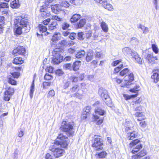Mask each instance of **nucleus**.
<instances>
[{
	"label": "nucleus",
	"instance_id": "nucleus-42",
	"mask_svg": "<svg viewBox=\"0 0 159 159\" xmlns=\"http://www.w3.org/2000/svg\"><path fill=\"white\" fill-rule=\"evenodd\" d=\"M51 85V83L49 82H44L43 84V89H48Z\"/></svg>",
	"mask_w": 159,
	"mask_h": 159
},
{
	"label": "nucleus",
	"instance_id": "nucleus-54",
	"mask_svg": "<svg viewBox=\"0 0 159 159\" xmlns=\"http://www.w3.org/2000/svg\"><path fill=\"white\" fill-rule=\"evenodd\" d=\"M55 73L56 75L58 76H61L64 73L63 71L61 69H58L56 71Z\"/></svg>",
	"mask_w": 159,
	"mask_h": 159
},
{
	"label": "nucleus",
	"instance_id": "nucleus-63",
	"mask_svg": "<svg viewBox=\"0 0 159 159\" xmlns=\"http://www.w3.org/2000/svg\"><path fill=\"white\" fill-rule=\"evenodd\" d=\"M121 61V60L120 59L114 61L111 63V65L113 66H115L119 64V63Z\"/></svg>",
	"mask_w": 159,
	"mask_h": 159
},
{
	"label": "nucleus",
	"instance_id": "nucleus-35",
	"mask_svg": "<svg viewBox=\"0 0 159 159\" xmlns=\"http://www.w3.org/2000/svg\"><path fill=\"white\" fill-rule=\"evenodd\" d=\"M57 25V23L56 22H53L49 25L48 29L51 30H53L56 28Z\"/></svg>",
	"mask_w": 159,
	"mask_h": 159
},
{
	"label": "nucleus",
	"instance_id": "nucleus-10",
	"mask_svg": "<svg viewBox=\"0 0 159 159\" xmlns=\"http://www.w3.org/2000/svg\"><path fill=\"white\" fill-rule=\"evenodd\" d=\"M132 57L139 64H142L141 58L139 57V55L136 52L132 53Z\"/></svg>",
	"mask_w": 159,
	"mask_h": 159
},
{
	"label": "nucleus",
	"instance_id": "nucleus-5",
	"mask_svg": "<svg viewBox=\"0 0 159 159\" xmlns=\"http://www.w3.org/2000/svg\"><path fill=\"white\" fill-rule=\"evenodd\" d=\"M60 129L64 132H66L69 135H72L74 132L73 127L70 123L63 121L60 127Z\"/></svg>",
	"mask_w": 159,
	"mask_h": 159
},
{
	"label": "nucleus",
	"instance_id": "nucleus-31",
	"mask_svg": "<svg viewBox=\"0 0 159 159\" xmlns=\"http://www.w3.org/2000/svg\"><path fill=\"white\" fill-rule=\"evenodd\" d=\"M19 3L18 0H15L12 1L11 4V7L12 8H16L19 6Z\"/></svg>",
	"mask_w": 159,
	"mask_h": 159
},
{
	"label": "nucleus",
	"instance_id": "nucleus-8",
	"mask_svg": "<svg viewBox=\"0 0 159 159\" xmlns=\"http://www.w3.org/2000/svg\"><path fill=\"white\" fill-rule=\"evenodd\" d=\"M63 60V56L59 52H57L53 57L52 61L53 64H58L61 62Z\"/></svg>",
	"mask_w": 159,
	"mask_h": 159
},
{
	"label": "nucleus",
	"instance_id": "nucleus-9",
	"mask_svg": "<svg viewBox=\"0 0 159 159\" xmlns=\"http://www.w3.org/2000/svg\"><path fill=\"white\" fill-rule=\"evenodd\" d=\"M25 52V48L23 46L18 47L15 49L13 51V53L16 55H24Z\"/></svg>",
	"mask_w": 159,
	"mask_h": 159
},
{
	"label": "nucleus",
	"instance_id": "nucleus-19",
	"mask_svg": "<svg viewBox=\"0 0 159 159\" xmlns=\"http://www.w3.org/2000/svg\"><path fill=\"white\" fill-rule=\"evenodd\" d=\"M138 28L140 29L143 31V33L144 34H147L149 32V30L148 28L141 24H139L138 25Z\"/></svg>",
	"mask_w": 159,
	"mask_h": 159
},
{
	"label": "nucleus",
	"instance_id": "nucleus-16",
	"mask_svg": "<svg viewBox=\"0 0 159 159\" xmlns=\"http://www.w3.org/2000/svg\"><path fill=\"white\" fill-rule=\"evenodd\" d=\"M133 125L131 121L126 120L125 124V129L126 131L130 130Z\"/></svg>",
	"mask_w": 159,
	"mask_h": 159
},
{
	"label": "nucleus",
	"instance_id": "nucleus-18",
	"mask_svg": "<svg viewBox=\"0 0 159 159\" xmlns=\"http://www.w3.org/2000/svg\"><path fill=\"white\" fill-rule=\"evenodd\" d=\"M100 23L101 27L102 30L104 32H107L108 31V25L105 22L103 21H102L101 22L100 21Z\"/></svg>",
	"mask_w": 159,
	"mask_h": 159
},
{
	"label": "nucleus",
	"instance_id": "nucleus-12",
	"mask_svg": "<svg viewBox=\"0 0 159 159\" xmlns=\"http://www.w3.org/2000/svg\"><path fill=\"white\" fill-rule=\"evenodd\" d=\"M122 52L125 55H130L131 56L132 53L134 52H135V51L129 48L128 47L123 48L122 49Z\"/></svg>",
	"mask_w": 159,
	"mask_h": 159
},
{
	"label": "nucleus",
	"instance_id": "nucleus-22",
	"mask_svg": "<svg viewBox=\"0 0 159 159\" xmlns=\"http://www.w3.org/2000/svg\"><path fill=\"white\" fill-rule=\"evenodd\" d=\"M60 7L59 5L58 4L52 6L51 9L52 11L55 14H57L58 11L60 10V8H59Z\"/></svg>",
	"mask_w": 159,
	"mask_h": 159
},
{
	"label": "nucleus",
	"instance_id": "nucleus-28",
	"mask_svg": "<svg viewBox=\"0 0 159 159\" xmlns=\"http://www.w3.org/2000/svg\"><path fill=\"white\" fill-rule=\"evenodd\" d=\"M151 78L153 80L154 82L157 83L159 81V74L157 72H154L151 76Z\"/></svg>",
	"mask_w": 159,
	"mask_h": 159
},
{
	"label": "nucleus",
	"instance_id": "nucleus-32",
	"mask_svg": "<svg viewBox=\"0 0 159 159\" xmlns=\"http://www.w3.org/2000/svg\"><path fill=\"white\" fill-rule=\"evenodd\" d=\"M140 143V141L138 139L134 140L132 141L129 143V146L130 147H134L135 146L138 144Z\"/></svg>",
	"mask_w": 159,
	"mask_h": 159
},
{
	"label": "nucleus",
	"instance_id": "nucleus-64",
	"mask_svg": "<svg viewBox=\"0 0 159 159\" xmlns=\"http://www.w3.org/2000/svg\"><path fill=\"white\" fill-rule=\"evenodd\" d=\"M139 125L143 128H145L147 125V123L145 121H142L140 122Z\"/></svg>",
	"mask_w": 159,
	"mask_h": 159
},
{
	"label": "nucleus",
	"instance_id": "nucleus-26",
	"mask_svg": "<svg viewBox=\"0 0 159 159\" xmlns=\"http://www.w3.org/2000/svg\"><path fill=\"white\" fill-rule=\"evenodd\" d=\"M80 61H77L74 62L72 66V70L74 71H77L79 69V65Z\"/></svg>",
	"mask_w": 159,
	"mask_h": 159
},
{
	"label": "nucleus",
	"instance_id": "nucleus-15",
	"mask_svg": "<svg viewBox=\"0 0 159 159\" xmlns=\"http://www.w3.org/2000/svg\"><path fill=\"white\" fill-rule=\"evenodd\" d=\"M134 115L135 116L139 117L137 119V120L139 121L144 120L146 118L145 115L142 112H136Z\"/></svg>",
	"mask_w": 159,
	"mask_h": 159
},
{
	"label": "nucleus",
	"instance_id": "nucleus-2",
	"mask_svg": "<svg viewBox=\"0 0 159 159\" xmlns=\"http://www.w3.org/2000/svg\"><path fill=\"white\" fill-rule=\"evenodd\" d=\"M129 70L127 68H125L120 72V75L121 76H125L124 78L125 83L124 85L126 87L128 88V86L131 85L132 82L134 80V75L132 73H130L129 75Z\"/></svg>",
	"mask_w": 159,
	"mask_h": 159
},
{
	"label": "nucleus",
	"instance_id": "nucleus-13",
	"mask_svg": "<svg viewBox=\"0 0 159 159\" xmlns=\"http://www.w3.org/2000/svg\"><path fill=\"white\" fill-rule=\"evenodd\" d=\"M81 18V16L79 14L73 15L70 19V21L72 23L77 22Z\"/></svg>",
	"mask_w": 159,
	"mask_h": 159
},
{
	"label": "nucleus",
	"instance_id": "nucleus-41",
	"mask_svg": "<svg viewBox=\"0 0 159 159\" xmlns=\"http://www.w3.org/2000/svg\"><path fill=\"white\" fill-rule=\"evenodd\" d=\"M11 78H18L20 75V74L18 72H14L11 73Z\"/></svg>",
	"mask_w": 159,
	"mask_h": 159
},
{
	"label": "nucleus",
	"instance_id": "nucleus-21",
	"mask_svg": "<svg viewBox=\"0 0 159 159\" xmlns=\"http://www.w3.org/2000/svg\"><path fill=\"white\" fill-rule=\"evenodd\" d=\"M34 76L33 80L31 84V86L30 88V98L32 99L33 97V94L34 91Z\"/></svg>",
	"mask_w": 159,
	"mask_h": 159
},
{
	"label": "nucleus",
	"instance_id": "nucleus-45",
	"mask_svg": "<svg viewBox=\"0 0 159 159\" xmlns=\"http://www.w3.org/2000/svg\"><path fill=\"white\" fill-rule=\"evenodd\" d=\"M139 86L138 85H136L135 87L130 89V91L134 93H137L139 90Z\"/></svg>",
	"mask_w": 159,
	"mask_h": 159
},
{
	"label": "nucleus",
	"instance_id": "nucleus-3",
	"mask_svg": "<svg viewBox=\"0 0 159 159\" xmlns=\"http://www.w3.org/2000/svg\"><path fill=\"white\" fill-rule=\"evenodd\" d=\"M20 26L17 27L16 31V34L20 35L23 33H27L29 31L30 27L29 22L25 20H21L20 22Z\"/></svg>",
	"mask_w": 159,
	"mask_h": 159
},
{
	"label": "nucleus",
	"instance_id": "nucleus-20",
	"mask_svg": "<svg viewBox=\"0 0 159 159\" xmlns=\"http://www.w3.org/2000/svg\"><path fill=\"white\" fill-rule=\"evenodd\" d=\"M133 105L135 111H142L141 106L137 101Z\"/></svg>",
	"mask_w": 159,
	"mask_h": 159
},
{
	"label": "nucleus",
	"instance_id": "nucleus-51",
	"mask_svg": "<svg viewBox=\"0 0 159 159\" xmlns=\"http://www.w3.org/2000/svg\"><path fill=\"white\" fill-rule=\"evenodd\" d=\"M43 5L40 7V8L39 9V11L41 13H43V12L47 10V7L48 6H47V5Z\"/></svg>",
	"mask_w": 159,
	"mask_h": 159
},
{
	"label": "nucleus",
	"instance_id": "nucleus-39",
	"mask_svg": "<svg viewBox=\"0 0 159 159\" xmlns=\"http://www.w3.org/2000/svg\"><path fill=\"white\" fill-rule=\"evenodd\" d=\"M5 92L10 95L12 96L13 94L14 93V90L13 88L9 87Z\"/></svg>",
	"mask_w": 159,
	"mask_h": 159
},
{
	"label": "nucleus",
	"instance_id": "nucleus-33",
	"mask_svg": "<svg viewBox=\"0 0 159 159\" xmlns=\"http://www.w3.org/2000/svg\"><path fill=\"white\" fill-rule=\"evenodd\" d=\"M68 79L70 82L76 83L78 81V78L74 75L69 76Z\"/></svg>",
	"mask_w": 159,
	"mask_h": 159
},
{
	"label": "nucleus",
	"instance_id": "nucleus-43",
	"mask_svg": "<svg viewBox=\"0 0 159 159\" xmlns=\"http://www.w3.org/2000/svg\"><path fill=\"white\" fill-rule=\"evenodd\" d=\"M152 50L156 53H158L159 51V49L157 46L155 44H152Z\"/></svg>",
	"mask_w": 159,
	"mask_h": 159
},
{
	"label": "nucleus",
	"instance_id": "nucleus-38",
	"mask_svg": "<svg viewBox=\"0 0 159 159\" xmlns=\"http://www.w3.org/2000/svg\"><path fill=\"white\" fill-rule=\"evenodd\" d=\"M59 44L61 46H67L69 45V43L67 40H62L59 42Z\"/></svg>",
	"mask_w": 159,
	"mask_h": 159
},
{
	"label": "nucleus",
	"instance_id": "nucleus-50",
	"mask_svg": "<svg viewBox=\"0 0 159 159\" xmlns=\"http://www.w3.org/2000/svg\"><path fill=\"white\" fill-rule=\"evenodd\" d=\"M70 5L68 2L66 0H63L61 3V6L66 7H68Z\"/></svg>",
	"mask_w": 159,
	"mask_h": 159
},
{
	"label": "nucleus",
	"instance_id": "nucleus-56",
	"mask_svg": "<svg viewBox=\"0 0 159 159\" xmlns=\"http://www.w3.org/2000/svg\"><path fill=\"white\" fill-rule=\"evenodd\" d=\"M52 76L48 73H46L44 75V79L47 80H50L52 79Z\"/></svg>",
	"mask_w": 159,
	"mask_h": 159
},
{
	"label": "nucleus",
	"instance_id": "nucleus-25",
	"mask_svg": "<svg viewBox=\"0 0 159 159\" xmlns=\"http://www.w3.org/2000/svg\"><path fill=\"white\" fill-rule=\"evenodd\" d=\"M93 53L92 51L89 52L87 54L86 57V60L88 62L91 61L93 58Z\"/></svg>",
	"mask_w": 159,
	"mask_h": 159
},
{
	"label": "nucleus",
	"instance_id": "nucleus-30",
	"mask_svg": "<svg viewBox=\"0 0 159 159\" xmlns=\"http://www.w3.org/2000/svg\"><path fill=\"white\" fill-rule=\"evenodd\" d=\"M7 81L8 82L12 85H16V81L14 79L11 78V76H8L7 78Z\"/></svg>",
	"mask_w": 159,
	"mask_h": 159
},
{
	"label": "nucleus",
	"instance_id": "nucleus-48",
	"mask_svg": "<svg viewBox=\"0 0 159 159\" xmlns=\"http://www.w3.org/2000/svg\"><path fill=\"white\" fill-rule=\"evenodd\" d=\"M82 96V93H80V92L74 93L72 96V97H76V98H78L79 99L81 98Z\"/></svg>",
	"mask_w": 159,
	"mask_h": 159
},
{
	"label": "nucleus",
	"instance_id": "nucleus-60",
	"mask_svg": "<svg viewBox=\"0 0 159 159\" xmlns=\"http://www.w3.org/2000/svg\"><path fill=\"white\" fill-rule=\"evenodd\" d=\"M106 0H94L96 3L99 4L102 6Z\"/></svg>",
	"mask_w": 159,
	"mask_h": 159
},
{
	"label": "nucleus",
	"instance_id": "nucleus-59",
	"mask_svg": "<svg viewBox=\"0 0 159 159\" xmlns=\"http://www.w3.org/2000/svg\"><path fill=\"white\" fill-rule=\"evenodd\" d=\"M122 66V64H121V65H120L118 67L115 68L114 69V73H116L119 72L121 69Z\"/></svg>",
	"mask_w": 159,
	"mask_h": 159
},
{
	"label": "nucleus",
	"instance_id": "nucleus-44",
	"mask_svg": "<svg viewBox=\"0 0 159 159\" xmlns=\"http://www.w3.org/2000/svg\"><path fill=\"white\" fill-rule=\"evenodd\" d=\"M146 154V151L144 150H143L140 152H139L137 154L138 157H139V158L143 157Z\"/></svg>",
	"mask_w": 159,
	"mask_h": 159
},
{
	"label": "nucleus",
	"instance_id": "nucleus-53",
	"mask_svg": "<svg viewBox=\"0 0 159 159\" xmlns=\"http://www.w3.org/2000/svg\"><path fill=\"white\" fill-rule=\"evenodd\" d=\"M50 14V12L48 10L41 13V16L43 17L49 16Z\"/></svg>",
	"mask_w": 159,
	"mask_h": 159
},
{
	"label": "nucleus",
	"instance_id": "nucleus-61",
	"mask_svg": "<svg viewBox=\"0 0 159 159\" xmlns=\"http://www.w3.org/2000/svg\"><path fill=\"white\" fill-rule=\"evenodd\" d=\"M24 131L22 129H20L18 131V136L21 138L24 135Z\"/></svg>",
	"mask_w": 159,
	"mask_h": 159
},
{
	"label": "nucleus",
	"instance_id": "nucleus-57",
	"mask_svg": "<svg viewBox=\"0 0 159 159\" xmlns=\"http://www.w3.org/2000/svg\"><path fill=\"white\" fill-rule=\"evenodd\" d=\"M55 94L54 91L53 89L49 91L48 94V97L50 98L53 97L54 96Z\"/></svg>",
	"mask_w": 159,
	"mask_h": 159
},
{
	"label": "nucleus",
	"instance_id": "nucleus-23",
	"mask_svg": "<svg viewBox=\"0 0 159 159\" xmlns=\"http://www.w3.org/2000/svg\"><path fill=\"white\" fill-rule=\"evenodd\" d=\"M23 62L22 58L19 57H15L13 60V63L16 64H22Z\"/></svg>",
	"mask_w": 159,
	"mask_h": 159
},
{
	"label": "nucleus",
	"instance_id": "nucleus-49",
	"mask_svg": "<svg viewBox=\"0 0 159 159\" xmlns=\"http://www.w3.org/2000/svg\"><path fill=\"white\" fill-rule=\"evenodd\" d=\"M130 42L134 44H137L139 43V41L137 38L133 37L130 40Z\"/></svg>",
	"mask_w": 159,
	"mask_h": 159
},
{
	"label": "nucleus",
	"instance_id": "nucleus-27",
	"mask_svg": "<svg viewBox=\"0 0 159 159\" xmlns=\"http://www.w3.org/2000/svg\"><path fill=\"white\" fill-rule=\"evenodd\" d=\"M142 147V145L141 144H138L137 145L135 146L132 151V152L134 153L138 152Z\"/></svg>",
	"mask_w": 159,
	"mask_h": 159
},
{
	"label": "nucleus",
	"instance_id": "nucleus-1",
	"mask_svg": "<svg viewBox=\"0 0 159 159\" xmlns=\"http://www.w3.org/2000/svg\"><path fill=\"white\" fill-rule=\"evenodd\" d=\"M69 143L68 138L62 134H60L58 136L56 142L50 146L49 150L52 152L55 157H59L62 156L65 153L64 150L59 147L65 148L67 146Z\"/></svg>",
	"mask_w": 159,
	"mask_h": 159
},
{
	"label": "nucleus",
	"instance_id": "nucleus-29",
	"mask_svg": "<svg viewBox=\"0 0 159 159\" xmlns=\"http://www.w3.org/2000/svg\"><path fill=\"white\" fill-rule=\"evenodd\" d=\"M85 52L84 50H81L77 52L75 57L77 58H80L84 57Z\"/></svg>",
	"mask_w": 159,
	"mask_h": 159
},
{
	"label": "nucleus",
	"instance_id": "nucleus-7",
	"mask_svg": "<svg viewBox=\"0 0 159 159\" xmlns=\"http://www.w3.org/2000/svg\"><path fill=\"white\" fill-rule=\"evenodd\" d=\"M95 115H93V118L94 120L97 122V124L100 125L103 122L102 119H99V117L97 115V114H99L100 115H103L105 113V112L103 110L100 108H97L95 109Z\"/></svg>",
	"mask_w": 159,
	"mask_h": 159
},
{
	"label": "nucleus",
	"instance_id": "nucleus-47",
	"mask_svg": "<svg viewBox=\"0 0 159 159\" xmlns=\"http://www.w3.org/2000/svg\"><path fill=\"white\" fill-rule=\"evenodd\" d=\"M4 100L6 101H9L11 98V95L6 93L5 92L4 93Z\"/></svg>",
	"mask_w": 159,
	"mask_h": 159
},
{
	"label": "nucleus",
	"instance_id": "nucleus-11",
	"mask_svg": "<svg viewBox=\"0 0 159 159\" xmlns=\"http://www.w3.org/2000/svg\"><path fill=\"white\" fill-rule=\"evenodd\" d=\"M102 7L105 9L110 11H112L114 10L113 6L107 2V0L105 2Z\"/></svg>",
	"mask_w": 159,
	"mask_h": 159
},
{
	"label": "nucleus",
	"instance_id": "nucleus-46",
	"mask_svg": "<svg viewBox=\"0 0 159 159\" xmlns=\"http://www.w3.org/2000/svg\"><path fill=\"white\" fill-rule=\"evenodd\" d=\"M63 67L66 69H68L70 70H72V66L71 64L70 63L64 64L63 66Z\"/></svg>",
	"mask_w": 159,
	"mask_h": 159
},
{
	"label": "nucleus",
	"instance_id": "nucleus-40",
	"mask_svg": "<svg viewBox=\"0 0 159 159\" xmlns=\"http://www.w3.org/2000/svg\"><path fill=\"white\" fill-rule=\"evenodd\" d=\"M93 31L91 30H89L85 33L84 36L87 39H90L92 37Z\"/></svg>",
	"mask_w": 159,
	"mask_h": 159
},
{
	"label": "nucleus",
	"instance_id": "nucleus-24",
	"mask_svg": "<svg viewBox=\"0 0 159 159\" xmlns=\"http://www.w3.org/2000/svg\"><path fill=\"white\" fill-rule=\"evenodd\" d=\"M138 132L135 131H134L128 134V138L129 140H132L137 136Z\"/></svg>",
	"mask_w": 159,
	"mask_h": 159
},
{
	"label": "nucleus",
	"instance_id": "nucleus-52",
	"mask_svg": "<svg viewBox=\"0 0 159 159\" xmlns=\"http://www.w3.org/2000/svg\"><path fill=\"white\" fill-rule=\"evenodd\" d=\"M79 86L78 85H75L70 89V91L72 93L75 92L79 90Z\"/></svg>",
	"mask_w": 159,
	"mask_h": 159
},
{
	"label": "nucleus",
	"instance_id": "nucleus-34",
	"mask_svg": "<svg viewBox=\"0 0 159 159\" xmlns=\"http://www.w3.org/2000/svg\"><path fill=\"white\" fill-rule=\"evenodd\" d=\"M39 28L40 33L42 34L47 30V28L46 26H43L42 24H39Z\"/></svg>",
	"mask_w": 159,
	"mask_h": 159
},
{
	"label": "nucleus",
	"instance_id": "nucleus-62",
	"mask_svg": "<svg viewBox=\"0 0 159 159\" xmlns=\"http://www.w3.org/2000/svg\"><path fill=\"white\" fill-rule=\"evenodd\" d=\"M52 19L56 20L58 21H62L63 19L62 18H60L57 16H52Z\"/></svg>",
	"mask_w": 159,
	"mask_h": 159
},
{
	"label": "nucleus",
	"instance_id": "nucleus-58",
	"mask_svg": "<svg viewBox=\"0 0 159 159\" xmlns=\"http://www.w3.org/2000/svg\"><path fill=\"white\" fill-rule=\"evenodd\" d=\"M0 7L2 8H8V6L7 3L4 2H0Z\"/></svg>",
	"mask_w": 159,
	"mask_h": 159
},
{
	"label": "nucleus",
	"instance_id": "nucleus-37",
	"mask_svg": "<svg viewBox=\"0 0 159 159\" xmlns=\"http://www.w3.org/2000/svg\"><path fill=\"white\" fill-rule=\"evenodd\" d=\"M85 21L86 20L85 19H81L77 23L78 27L79 28L83 27L86 23Z\"/></svg>",
	"mask_w": 159,
	"mask_h": 159
},
{
	"label": "nucleus",
	"instance_id": "nucleus-6",
	"mask_svg": "<svg viewBox=\"0 0 159 159\" xmlns=\"http://www.w3.org/2000/svg\"><path fill=\"white\" fill-rule=\"evenodd\" d=\"M93 142L92 146L94 148L95 150L99 151L102 149L103 143L102 139L95 135L94 139Z\"/></svg>",
	"mask_w": 159,
	"mask_h": 159
},
{
	"label": "nucleus",
	"instance_id": "nucleus-55",
	"mask_svg": "<svg viewBox=\"0 0 159 159\" xmlns=\"http://www.w3.org/2000/svg\"><path fill=\"white\" fill-rule=\"evenodd\" d=\"M69 24L66 22H65L62 25V28L63 30H65L69 27Z\"/></svg>",
	"mask_w": 159,
	"mask_h": 159
},
{
	"label": "nucleus",
	"instance_id": "nucleus-36",
	"mask_svg": "<svg viewBox=\"0 0 159 159\" xmlns=\"http://www.w3.org/2000/svg\"><path fill=\"white\" fill-rule=\"evenodd\" d=\"M107 153L103 151L100 153H97L96 156L100 158H104L107 155Z\"/></svg>",
	"mask_w": 159,
	"mask_h": 159
},
{
	"label": "nucleus",
	"instance_id": "nucleus-14",
	"mask_svg": "<svg viewBox=\"0 0 159 159\" xmlns=\"http://www.w3.org/2000/svg\"><path fill=\"white\" fill-rule=\"evenodd\" d=\"M146 59L149 62L154 61L157 59L156 57H154L152 54H148L146 57Z\"/></svg>",
	"mask_w": 159,
	"mask_h": 159
},
{
	"label": "nucleus",
	"instance_id": "nucleus-4",
	"mask_svg": "<svg viewBox=\"0 0 159 159\" xmlns=\"http://www.w3.org/2000/svg\"><path fill=\"white\" fill-rule=\"evenodd\" d=\"M98 93L107 105L111 107L112 105L111 101L108 94L107 91L103 88H100L99 89Z\"/></svg>",
	"mask_w": 159,
	"mask_h": 159
},
{
	"label": "nucleus",
	"instance_id": "nucleus-17",
	"mask_svg": "<svg viewBox=\"0 0 159 159\" xmlns=\"http://www.w3.org/2000/svg\"><path fill=\"white\" fill-rule=\"evenodd\" d=\"M60 36L59 33H55L52 36L51 40L54 42H56L60 39Z\"/></svg>",
	"mask_w": 159,
	"mask_h": 159
}]
</instances>
